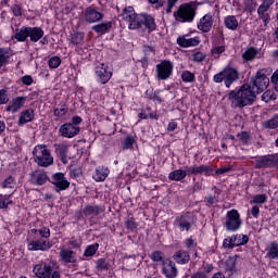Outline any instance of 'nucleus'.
Masks as SVG:
<instances>
[{
	"mask_svg": "<svg viewBox=\"0 0 278 278\" xmlns=\"http://www.w3.org/2000/svg\"><path fill=\"white\" fill-rule=\"evenodd\" d=\"M96 270L99 273H103V270H110V262H108V258H98L96 262Z\"/></svg>",
	"mask_w": 278,
	"mask_h": 278,
	"instance_id": "nucleus-41",
	"label": "nucleus"
},
{
	"mask_svg": "<svg viewBox=\"0 0 278 278\" xmlns=\"http://www.w3.org/2000/svg\"><path fill=\"white\" fill-rule=\"evenodd\" d=\"M268 201V195L266 193H261V194H255L251 201V203H256V204H264Z\"/></svg>",
	"mask_w": 278,
	"mask_h": 278,
	"instance_id": "nucleus-53",
	"label": "nucleus"
},
{
	"mask_svg": "<svg viewBox=\"0 0 278 278\" xmlns=\"http://www.w3.org/2000/svg\"><path fill=\"white\" fill-rule=\"evenodd\" d=\"M99 251V243L89 244L86 247L84 257H94Z\"/></svg>",
	"mask_w": 278,
	"mask_h": 278,
	"instance_id": "nucleus-43",
	"label": "nucleus"
},
{
	"mask_svg": "<svg viewBox=\"0 0 278 278\" xmlns=\"http://www.w3.org/2000/svg\"><path fill=\"white\" fill-rule=\"evenodd\" d=\"M160 92H162V90L148 89L146 91V99L156 103H162L164 100H162V97H160Z\"/></svg>",
	"mask_w": 278,
	"mask_h": 278,
	"instance_id": "nucleus-39",
	"label": "nucleus"
},
{
	"mask_svg": "<svg viewBox=\"0 0 278 278\" xmlns=\"http://www.w3.org/2000/svg\"><path fill=\"white\" fill-rule=\"evenodd\" d=\"M114 73H112V68L108 66L106 64H100L96 66V77L99 81V84H102V86H105L111 79Z\"/></svg>",
	"mask_w": 278,
	"mask_h": 278,
	"instance_id": "nucleus-13",
	"label": "nucleus"
},
{
	"mask_svg": "<svg viewBox=\"0 0 278 278\" xmlns=\"http://www.w3.org/2000/svg\"><path fill=\"white\" fill-rule=\"evenodd\" d=\"M240 79V72L238 67L227 65L222 72L213 76L214 84H223L226 88H231L232 84H236Z\"/></svg>",
	"mask_w": 278,
	"mask_h": 278,
	"instance_id": "nucleus-3",
	"label": "nucleus"
},
{
	"mask_svg": "<svg viewBox=\"0 0 278 278\" xmlns=\"http://www.w3.org/2000/svg\"><path fill=\"white\" fill-rule=\"evenodd\" d=\"M61 262L64 264H76L77 253L73 250L62 249L60 252Z\"/></svg>",
	"mask_w": 278,
	"mask_h": 278,
	"instance_id": "nucleus-24",
	"label": "nucleus"
},
{
	"mask_svg": "<svg viewBox=\"0 0 278 278\" xmlns=\"http://www.w3.org/2000/svg\"><path fill=\"white\" fill-rule=\"evenodd\" d=\"M267 257L269 260H277L278 257V243L277 241H274L270 243L269 250L267 252Z\"/></svg>",
	"mask_w": 278,
	"mask_h": 278,
	"instance_id": "nucleus-46",
	"label": "nucleus"
},
{
	"mask_svg": "<svg viewBox=\"0 0 278 278\" xmlns=\"http://www.w3.org/2000/svg\"><path fill=\"white\" fill-rule=\"evenodd\" d=\"M184 244H185L186 249H188V251H194L195 255H197L198 243L194 239H192V237L185 239Z\"/></svg>",
	"mask_w": 278,
	"mask_h": 278,
	"instance_id": "nucleus-50",
	"label": "nucleus"
},
{
	"mask_svg": "<svg viewBox=\"0 0 278 278\" xmlns=\"http://www.w3.org/2000/svg\"><path fill=\"white\" fill-rule=\"evenodd\" d=\"M278 166V154H266L255 160L254 168H275Z\"/></svg>",
	"mask_w": 278,
	"mask_h": 278,
	"instance_id": "nucleus-11",
	"label": "nucleus"
},
{
	"mask_svg": "<svg viewBox=\"0 0 278 278\" xmlns=\"http://www.w3.org/2000/svg\"><path fill=\"white\" fill-rule=\"evenodd\" d=\"M103 212H105V206L103 205L87 204L83 210L85 216H99V214H103Z\"/></svg>",
	"mask_w": 278,
	"mask_h": 278,
	"instance_id": "nucleus-27",
	"label": "nucleus"
},
{
	"mask_svg": "<svg viewBox=\"0 0 278 278\" xmlns=\"http://www.w3.org/2000/svg\"><path fill=\"white\" fill-rule=\"evenodd\" d=\"M177 45L182 49L199 47V45H201V39L199 37L186 38V36H181L177 38Z\"/></svg>",
	"mask_w": 278,
	"mask_h": 278,
	"instance_id": "nucleus-23",
	"label": "nucleus"
},
{
	"mask_svg": "<svg viewBox=\"0 0 278 278\" xmlns=\"http://www.w3.org/2000/svg\"><path fill=\"white\" fill-rule=\"evenodd\" d=\"M204 203H206L207 207H212L214 203H218V198H216V195L208 194L204 198Z\"/></svg>",
	"mask_w": 278,
	"mask_h": 278,
	"instance_id": "nucleus-64",
	"label": "nucleus"
},
{
	"mask_svg": "<svg viewBox=\"0 0 278 278\" xmlns=\"http://www.w3.org/2000/svg\"><path fill=\"white\" fill-rule=\"evenodd\" d=\"M134 144H136V137L128 135L122 141V149H123V151H131V150H134Z\"/></svg>",
	"mask_w": 278,
	"mask_h": 278,
	"instance_id": "nucleus-40",
	"label": "nucleus"
},
{
	"mask_svg": "<svg viewBox=\"0 0 278 278\" xmlns=\"http://www.w3.org/2000/svg\"><path fill=\"white\" fill-rule=\"evenodd\" d=\"M205 58H207L205 53L197 51L192 54V62H197L199 64L201 62H204Z\"/></svg>",
	"mask_w": 278,
	"mask_h": 278,
	"instance_id": "nucleus-57",
	"label": "nucleus"
},
{
	"mask_svg": "<svg viewBox=\"0 0 278 278\" xmlns=\"http://www.w3.org/2000/svg\"><path fill=\"white\" fill-rule=\"evenodd\" d=\"M245 244H249V236L243 233H236L223 240L224 249H236V247H244Z\"/></svg>",
	"mask_w": 278,
	"mask_h": 278,
	"instance_id": "nucleus-10",
	"label": "nucleus"
},
{
	"mask_svg": "<svg viewBox=\"0 0 278 278\" xmlns=\"http://www.w3.org/2000/svg\"><path fill=\"white\" fill-rule=\"evenodd\" d=\"M236 264H237L236 258H232V257L228 258L226 261L225 270L227 273H230V275H233V273H236Z\"/></svg>",
	"mask_w": 278,
	"mask_h": 278,
	"instance_id": "nucleus-52",
	"label": "nucleus"
},
{
	"mask_svg": "<svg viewBox=\"0 0 278 278\" xmlns=\"http://www.w3.org/2000/svg\"><path fill=\"white\" fill-rule=\"evenodd\" d=\"M11 49L8 47L0 48V68L10 64V58H12Z\"/></svg>",
	"mask_w": 278,
	"mask_h": 278,
	"instance_id": "nucleus-34",
	"label": "nucleus"
},
{
	"mask_svg": "<svg viewBox=\"0 0 278 278\" xmlns=\"http://www.w3.org/2000/svg\"><path fill=\"white\" fill-rule=\"evenodd\" d=\"M27 101V97H16L13 98L9 106L7 108V112H12V114H16L25 105Z\"/></svg>",
	"mask_w": 278,
	"mask_h": 278,
	"instance_id": "nucleus-25",
	"label": "nucleus"
},
{
	"mask_svg": "<svg viewBox=\"0 0 278 278\" xmlns=\"http://www.w3.org/2000/svg\"><path fill=\"white\" fill-rule=\"evenodd\" d=\"M79 131H81L80 127H75L73 124L64 123L59 128V134L62 138H75V136H79Z\"/></svg>",
	"mask_w": 278,
	"mask_h": 278,
	"instance_id": "nucleus-15",
	"label": "nucleus"
},
{
	"mask_svg": "<svg viewBox=\"0 0 278 278\" xmlns=\"http://www.w3.org/2000/svg\"><path fill=\"white\" fill-rule=\"evenodd\" d=\"M12 197L10 194H0V210H8L10 205H13Z\"/></svg>",
	"mask_w": 278,
	"mask_h": 278,
	"instance_id": "nucleus-42",
	"label": "nucleus"
},
{
	"mask_svg": "<svg viewBox=\"0 0 278 278\" xmlns=\"http://www.w3.org/2000/svg\"><path fill=\"white\" fill-rule=\"evenodd\" d=\"M91 29L96 31V34H101V36L110 34L112 29V22H105L98 25H93Z\"/></svg>",
	"mask_w": 278,
	"mask_h": 278,
	"instance_id": "nucleus-36",
	"label": "nucleus"
},
{
	"mask_svg": "<svg viewBox=\"0 0 278 278\" xmlns=\"http://www.w3.org/2000/svg\"><path fill=\"white\" fill-rule=\"evenodd\" d=\"M214 25V18L212 13H206L197 24V27L202 34H210Z\"/></svg>",
	"mask_w": 278,
	"mask_h": 278,
	"instance_id": "nucleus-16",
	"label": "nucleus"
},
{
	"mask_svg": "<svg viewBox=\"0 0 278 278\" xmlns=\"http://www.w3.org/2000/svg\"><path fill=\"white\" fill-rule=\"evenodd\" d=\"M268 75H270V70L262 68L258 70L256 74L251 77L249 84L256 92V94H262V92H264L268 88V86H270V78H268Z\"/></svg>",
	"mask_w": 278,
	"mask_h": 278,
	"instance_id": "nucleus-4",
	"label": "nucleus"
},
{
	"mask_svg": "<svg viewBox=\"0 0 278 278\" xmlns=\"http://www.w3.org/2000/svg\"><path fill=\"white\" fill-rule=\"evenodd\" d=\"M84 175V172L81 170V167H76L70 170V177L72 179H79Z\"/></svg>",
	"mask_w": 278,
	"mask_h": 278,
	"instance_id": "nucleus-62",
	"label": "nucleus"
},
{
	"mask_svg": "<svg viewBox=\"0 0 278 278\" xmlns=\"http://www.w3.org/2000/svg\"><path fill=\"white\" fill-rule=\"evenodd\" d=\"M173 260L176 262V264H188V262H190V253L186 250H178L175 252Z\"/></svg>",
	"mask_w": 278,
	"mask_h": 278,
	"instance_id": "nucleus-30",
	"label": "nucleus"
},
{
	"mask_svg": "<svg viewBox=\"0 0 278 278\" xmlns=\"http://www.w3.org/2000/svg\"><path fill=\"white\" fill-rule=\"evenodd\" d=\"M228 99L231 101L232 108H247V105H253L257 99V92L249 83H244L240 86L239 90H231L228 93Z\"/></svg>",
	"mask_w": 278,
	"mask_h": 278,
	"instance_id": "nucleus-1",
	"label": "nucleus"
},
{
	"mask_svg": "<svg viewBox=\"0 0 278 278\" xmlns=\"http://www.w3.org/2000/svg\"><path fill=\"white\" fill-rule=\"evenodd\" d=\"M84 38H85L84 33H79V31L74 33V34L72 35V37H71V43H72V45H75V46H77V45H84Z\"/></svg>",
	"mask_w": 278,
	"mask_h": 278,
	"instance_id": "nucleus-49",
	"label": "nucleus"
},
{
	"mask_svg": "<svg viewBox=\"0 0 278 278\" xmlns=\"http://www.w3.org/2000/svg\"><path fill=\"white\" fill-rule=\"evenodd\" d=\"M67 244L71 249H81V239H75V237H72Z\"/></svg>",
	"mask_w": 278,
	"mask_h": 278,
	"instance_id": "nucleus-63",
	"label": "nucleus"
},
{
	"mask_svg": "<svg viewBox=\"0 0 278 278\" xmlns=\"http://www.w3.org/2000/svg\"><path fill=\"white\" fill-rule=\"evenodd\" d=\"M126 229H129V231H136L138 229V224L134 217H128L126 220Z\"/></svg>",
	"mask_w": 278,
	"mask_h": 278,
	"instance_id": "nucleus-59",
	"label": "nucleus"
},
{
	"mask_svg": "<svg viewBox=\"0 0 278 278\" xmlns=\"http://www.w3.org/2000/svg\"><path fill=\"white\" fill-rule=\"evenodd\" d=\"M226 48L225 46H216L211 49V55L214 60H218L223 53H225Z\"/></svg>",
	"mask_w": 278,
	"mask_h": 278,
	"instance_id": "nucleus-48",
	"label": "nucleus"
},
{
	"mask_svg": "<svg viewBox=\"0 0 278 278\" xmlns=\"http://www.w3.org/2000/svg\"><path fill=\"white\" fill-rule=\"evenodd\" d=\"M54 116H56V118H62V116H66V114H68V108H66V105H62V108H56L53 111Z\"/></svg>",
	"mask_w": 278,
	"mask_h": 278,
	"instance_id": "nucleus-55",
	"label": "nucleus"
},
{
	"mask_svg": "<svg viewBox=\"0 0 278 278\" xmlns=\"http://www.w3.org/2000/svg\"><path fill=\"white\" fill-rule=\"evenodd\" d=\"M150 260H152V262L161 263V265H163L167 258H164V252L156 250L150 254Z\"/></svg>",
	"mask_w": 278,
	"mask_h": 278,
	"instance_id": "nucleus-45",
	"label": "nucleus"
},
{
	"mask_svg": "<svg viewBox=\"0 0 278 278\" xmlns=\"http://www.w3.org/2000/svg\"><path fill=\"white\" fill-rule=\"evenodd\" d=\"M152 110L151 106L142 109L141 112L138 113V118H140V121H147L149 118V113H151Z\"/></svg>",
	"mask_w": 278,
	"mask_h": 278,
	"instance_id": "nucleus-60",
	"label": "nucleus"
},
{
	"mask_svg": "<svg viewBox=\"0 0 278 278\" xmlns=\"http://www.w3.org/2000/svg\"><path fill=\"white\" fill-rule=\"evenodd\" d=\"M174 227L180 232L190 231L192 229V216L188 214L177 215L174 219Z\"/></svg>",
	"mask_w": 278,
	"mask_h": 278,
	"instance_id": "nucleus-12",
	"label": "nucleus"
},
{
	"mask_svg": "<svg viewBox=\"0 0 278 278\" xmlns=\"http://www.w3.org/2000/svg\"><path fill=\"white\" fill-rule=\"evenodd\" d=\"M270 3L263 2L257 9L258 18L263 22L264 27L270 24Z\"/></svg>",
	"mask_w": 278,
	"mask_h": 278,
	"instance_id": "nucleus-18",
	"label": "nucleus"
},
{
	"mask_svg": "<svg viewBox=\"0 0 278 278\" xmlns=\"http://www.w3.org/2000/svg\"><path fill=\"white\" fill-rule=\"evenodd\" d=\"M177 265H175V262L166 258V261L163 262L162 264V274L166 278H175L177 277Z\"/></svg>",
	"mask_w": 278,
	"mask_h": 278,
	"instance_id": "nucleus-19",
	"label": "nucleus"
},
{
	"mask_svg": "<svg viewBox=\"0 0 278 278\" xmlns=\"http://www.w3.org/2000/svg\"><path fill=\"white\" fill-rule=\"evenodd\" d=\"M237 138L243 142V144H249V140H251V132L241 131L237 134Z\"/></svg>",
	"mask_w": 278,
	"mask_h": 278,
	"instance_id": "nucleus-56",
	"label": "nucleus"
},
{
	"mask_svg": "<svg viewBox=\"0 0 278 278\" xmlns=\"http://www.w3.org/2000/svg\"><path fill=\"white\" fill-rule=\"evenodd\" d=\"M33 233H39L41 238H51V229L49 227H41L40 229H31Z\"/></svg>",
	"mask_w": 278,
	"mask_h": 278,
	"instance_id": "nucleus-51",
	"label": "nucleus"
},
{
	"mask_svg": "<svg viewBox=\"0 0 278 278\" xmlns=\"http://www.w3.org/2000/svg\"><path fill=\"white\" fill-rule=\"evenodd\" d=\"M223 225L226 231L231 233L240 231V229H242V217L240 216V212H238L236 208L228 211L226 213V220Z\"/></svg>",
	"mask_w": 278,
	"mask_h": 278,
	"instance_id": "nucleus-7",
	"label": "nucleus"
},
{
	"mask_svg": "<svg viewBox=\"0 0 278 278\" xmlns=\"http://www.w3.org/2000/svg\"><path fill=\"white\" fill-rule=\"evenodd\" d=\"M197 16V8L192 3L180 4L178 10L174 12V17L178 23H192Z\"/></svg>",
	"mask_w": 278,
	"mask_h": 278,
	"instance_id": "nucleus-5",
	"label": "nucleus"
},
{
	"mask_svg": "<svg viewBox=\"0 0 278 278\" xmlns=\"http://www.w3.org/2000/svg\"><path fill=\"white\" fill-rule=\"evenodd\" d=\"M262 101H264L265 103H270V101H277V94H275L274 90L268 89L262 94Z\"/></svg>",
	"mask_w": 278,
	"mask_h": 278,
	"instance_id": "nucleus-47",
	"label": "nucleus"
},
{
	"mask_svg": "<svg viewBox=\"0 0 278 278\" xmlns=\"http://www.w3.org/2000/svg\"><path fill=\"white\" fill-rule=\"evenodd\" d=\"M50 184L54 186V192H64L71 188V181L66 178V174L62 172L54 173L50 178Z\"/></svg>",
	"mask_w": 278,
	"mask_h": 278,
	"instance_id": "nucleus-9",
	"label": "nucleus"
},
{
	"mask_svg": "<svg viewBox=\"0 0 278 278\" xmlns=\"http://www.w3.org/2000/svg\"><path fill=\"white\" fill-rule=\"evenodd\" d=\"M60 64H62V59H60V56H51L48 61V66L50 68H59Z\"/></svg>",
	"mask_w": 278,
	"mask_h": 278,
	"instance_id": "nucleus-54",
	"label": "nucleus"
},
{
	"mask_svg": "<svg viewBox=\"0 0 278 278\" xmlns=\"http://www.w3.org/2000/svg\"><path fill=\"white\" fill-rule=\"evenodd\" d=\"M260 54V50L255 47H248L245 51L242 53L243 62H253L255 58Z\"/></svg>",
	"mask_w": 278,
	"mask_h": 278,
	"instance_id": "nucleus-32",
	"label": "nucleus"
},
{
	"mask_svg": "<svg viewBox=\"0 0 278 278\" xmlns=\"http://www.w3.org/2000/svg\"><path fill=\"white\" fill-rule=\"evenodd\" d=\"M265 129H277L278 127V122L277 118H275V115L273 116L271 119H268L264 123Z\"/></svg>",
	"mask_w": 278,
	"mask_h": 278,
	"instance_id": "nucleus-58",
	"label": "nucleus"
},
{
	"mask_svg": "<svg viewBox=\"0 0 278 278\" xmlns=\"http://www.w3.org/2000/svg\"><path fill=\"white\" fill-rule=\"evenodd\" d=\"M53 247V243L51 241H45V240H33L28 243L27 249L28 251H49Z\"/></svg>",
	"mask_w": 278,
	"mask_h": 278,
	"instance_id": "nucleus-20",
	"label": "nucleus"
},
{
	"mask_svg": "<svg viewBox=\"0 0 278 278\" xmlns=\"http://www.w3.org/2000/svg\"><path fill=\"white\" fill-rule=\"evenodd\" d=\"M27 38H29V26H22L15 29L14 39L17 42H26Z\"/></svg>",
	"mask_w": 278,
	"mask_h": 278,
	"instance_id": "nucleus-31",
	"label": "nucleus"
},
{
	"mask_svg": "<svg viewBox=\"0 0 278 278\" xmlns=\"http://www.w3.org/2000/svg\"><path fill=\"white\" fill-rule=\"evenodd\" d=\"M36 118V113L34 109H26L22 111L18 117L17 125L18 127H23V125H27V123H31Z\"/></svg>",
	"mask_w": 278,
	"mask_h": 278,
	"instance_id": "nucleus-22",
	"label": "nucleus"
},
{
	"mask_svg": "<svg viewBox=\"0 0 278 278\" xmlns=\"http://www.w3.org/2000/svg\"><path fill=\"white\" fill-rule=\"evenodd\" d=\"M43 37H45V30L42 29V27L28 26V38L30 42H38L42 40Z\"/></svg>",
	"mask_w": 278,
	"mask_h": 278,
	"instance_id": "nucleus-26",
	"label": "nucleus"
},
{
	"mask_svg": "<svg viewBox=\"0 0 278 278\" xmlns=\"http://www.w3.org/2000/svg\"><path fill=\"white\" fill-rule=\"evenodd\" d=\"M155 68L156 79L159 81H167V79H170L173 71H175V64L170 60L165 59L156 64Z\"/></svg>",
	"mask_w": 278,
	"mask_h": 278,
	"instance_id": "nucleus-8",
	"label": "nucleus"
},
{
	"mask_svg": "<svg viewBox=\"0 0 278 278\" xmlns=\"http://www.w3.org/2000/svg\"><path fill=\"white\" fill-rule=\"evenodd\" d=\"M224 25L226 29L236 31V29H238V18H236V15H227L224 17Z\"/></svg>",
	"mask_w": 278,
	"mask_h": 278,
	"instance_id": "nucleus-37",
	"label": "nucleus"
},
{
	"mask_svg": "<svg viewBox=\"0 0 278 278\" xmlns=\"http://www.w3.org/2000/svg\"><path fill=\"white\" fill-rule=\"evenodd\" d=\"M11 12H12L13 16H16V17L23 16V5H21V4H13L11 7Z\"/></svg>",
	"mask_w": 278,
	"mask_h": 278,
	"instance_id": "nucleus-61",
	"label": "nucleus"
},
{
	"mask_svg": "<svg viewBox=\"0 0 278 278\" xmlns=\"http://www.w3.org/2000/svg\"><path fill=\"white\" fill-rule=\"evenodd\" d=\"M33 273L35 276L40 278H51V273H53V265L47 262L38 263L33 267Z\"/></svg>",
	"mask_w": 278,
	"mask_h": 278,
	"instance_id": "nucleus-14",
	"label": "nucleus"
},
{
	"mask_svg": "<svg viewBox=\"0 0 278 278\" xmlns=\"http://www.w3.org/2000/svg\"><path fill=\"white\" fill-rule=\"evenodd\" d=\"M108 177H110V167L105 165L96 167L94 173L92 174V179H94L98 184L105 181Z\"/></svg>",
	"mask_w": 278,
	"mask_h": 278,
	"instance_id": "nucleus-21",
	"label": "nucleus"
},
{
	"mask_svg": "<svg viewBox=\"0 0 278 278\" xmlns=\"http://www.w3.org/2000/svg\"><path fill=\"white\" fill-rule=\"evenodd\" d=\"M84 18L86 23H99L103 18V13L97 11L94 5H91L85 9Z\"/></svg>",
	"mask_w": 278,
	"mask_h": 278,
	"instance_id": "nucleus-17",
	"label": "nucleus"
},
{
	"mask_svg": "<svg viewBox=\"0 0 278 278\" xmlns=\"http://www.w3.org/2000/svg\"><path fill=\"white\" fill-rule=\"evenodd\" d=\"M55 153H56L58 157H60L62 164H68V146L59 144L55 148Z\"/></svg>",
	"mask_w": 278,
	"mask_h": 278,
	"instance_id": "nucleus-35",
	"label": "nucleus"
},
{
	"mask_svg": "<svg viewBox=\"0 0 278 278\" xmlns=\"http://www.w3.org/2000/svg\"><path fill=\"white\" fill-rule=\"evenodd\" d=\"M180 77L184 84H194V81H197V76L194 75V73L188 70L184 71Z\"/></svg>",
	"mask_w": 278,
	"mask_h": 278,
	"instance_id": "nucleus-44",
	"label": "nucleus"
},
{
	"mask_svg": "<svg viewBox=\"0 0 278 278\" xmlns=\"http://www.w3.org/2000/svg\"><path fill=\"white\" fill-rule=\"evenodd\" d=\"M193 169L195 170V175H204V177H212L214 175V167L210 165H193Z\"/></svg>",
	"mask_w": 278,
	"mask_h": 278,
	"instance_id": "nucleus-33",
	"label": "nucleus"
},
{
	"mask_svg": "<svg viewBox=\"0 0 278 278\" xmlns=\"http://www.w3.org/2000/svg\"><path fill=\"white\" fill-rule=\"evenodd\" d=\"M128 29L153 34V31H157V23H155V17L153 15L149 13H140L137 21L128 25Z\"/></svg>",
	"mask_w": 278,
	"mask_h": 278,
	"instance_id": "nucleus-2",
	"label": "nucleus"
},
{
	"mask_svg": "<svg viewBox=\"0 0 278 278\" xmlns=\"http://www.w3.org/2000/svg\"><path fill=\"white\" fill-rule=\"evenodd\" d=\"M188 177L186 169H176L168 174L169 181H184Z\"/></svg>",
	"mask_w": 278,
	"mask_h": 278,
	"instance_id": "nucleus-38",
	"label": "nucleus"
},
{
	"mask_svg": "<svg viewBox=\"0 0 278 278\" xmlns=\"http://www.w3.org/2000/svg\"><path fill=\"white\" fill-rule=\"evenodd\" d=\"M33 155L38 166H42L43 168H47L48 166H51V164H53L51 150L47 149V146H43V144L36 146L33 150Z\"/></svg>",
	"mask_w": 278,
	"mask_h": 278,
	"instance_id": "nucleus-6",
	"label": "nucleus"
},
{
	"mask_svg": "<svg viewBox=\"0 0 278 278\" xmlns=\"http://www.w3.org/2000/svg\"><path fill=\"white\" fill-rule=\"evenodd\" d=\"M51 178L46 174V172H39L38 174L33 173L30 177V184L33 186H45L47 181L50 182Z\"/></svg>",
	"mask_w": 278,
	"mask_h": 278,
	"instance_id": "nucleus-28",
	"label": "nucleus"
},
{
	"mask_svg": "<svg viewBox=\"0 0 278 278\" xmlns=\"http://www.w3.org/2000/svg\"><path fill=\"white\" fill-rule=\"evenodd\" d=\"M122 15L124 16V21L129 23V25H131L132 23H136V21H138V17L140 16V14L136 13V10H134V7H126L123 10Z\"/></svg>",
	"mask_w": 278,
	"mask_h": 278,
	"instance_id": "nucleus-29",
	"label": "nucleus"
}]
</instances>
